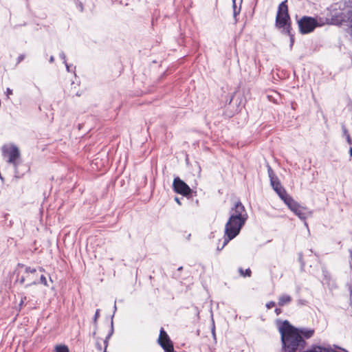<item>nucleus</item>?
<instances>
[{
  "label": "nucleus",
  "mask_w": 352,
  "mask_h": 352,
  "mask_svg": "<svg viewBox=\"0 0 352 352\" xmlns=\"http://www.w3.org/2000/svg\"><path fill=\"white\" fill-rule=\"evenodd\" d=\"M247 219L248 214L244 206L241 201L236 202L230 210V218L225 226L224 240L221 248L239 234Z\"/></svg>",
  "instance_id": "obj_1"
},
{
  "label": "nucleus",
  "mask_w": 352,
  "mask_h": 352,
  "mask_svg": "<svg viewBox=\"0 0 352 352\" xmlns=\"http://www.w3.org/2000/svg\"><path fill=\"white\" fill-rule=\"evenodd\" d=\"M283 344V352H296L303 349L307 342L300 337L296 331V327L292 326L287 320H285L279 327Z\"/></svg>",
  "instance_id": "obj_2"
},
{
  "label": "nucleus",
  "mask_w": 352,
  "mask_h": 352,
  "mask_svg": "<svg viewBox=\"0 0 352 352\" xmlns=\"http://www.w3.org/2000/svg\"><path fill=\"white\" fill-rule=\"evenodd\" d=\"M288 25H291L290 16L288 13L287 0L281 2L278 8L276 16V26L285 30Z\"/></svg>",
  "instance_id": "obj_3"
},
{
  "label": "nucleus",
  "mask_w": 352,
  "mask_h": 352,
  "mask_svg": "<svg viewBox=\"0 0 352 352\" xmlns=\"http://www.w3.org/2000/svg\"><path fill=\"white\" fill-rule=\"evenodd\" d=\"M299 31L302 34H309L318 25L317 20L311 16H302L298 20Z\"/></svg>",
  "instance_id": "obj_4"
},
{
  "label": "nucleus",
  "mask_w": 352,
  "mask_h": 352,
  "mask_svg": "<svg viewBox=\"0 0 352 352\" xmlns=\"http://www.w3.org/2000/svg\"><path fill=\"white\" fill-rule=\"evenodd\" d=\"M2 154L8 157L7 162L16 166V160L20 157L19 148L14 144H5L2 146Z\"/></svg>",
  "instance_id": "obj_5"
},
{
  "label": "nucleus",
  "mask_w": 352,
  "mask_h": 352,
  "mask_svg": "<svg viewBox=\"0 0 352 352\" xmlns=\"http://www.w3.org/2000/svg\"><path fill=\"white\" fill-rule=\"evenodd\" d=\"M173 188L175 192L186 197L188 196L192 192L190 188L179 177L174 179Z\"/></svg>",
  "instance_id": "obj_6"
},
{
  "label": "nucleus",
  "mask_w": 352,
  "mask_h": 352,
  "mask_svg": "<svg viewBox=\"0 0 352 352\" xmlns=\"http://www.w3.org/2000/svg\"><path fill=\"white\" fill-rule=\"evenodd\" d=\"M158 343L166 352H174L173 344L164 328L160 329Z\"/></svg>",
  "instance_id": "obj_7"
},
{
  "label": "nucleus",
  "mask_w": 352,
  "mask_h": 352,
  "mask_svg": "<svg viewBox=\"0 0 352 352\" xmlns=\"http://www.w3.org/2000/svg\"><path fill=\"white\" fill-rule=\"evenodd\" d=\"M17 267H18V268L25 267V273L27 274L26 279L30 282L29 284L25 285V287H28L32 285L37 284L36 276H35L36 270L35 268H32L30 267L25 266L22 263H19Z\"/></svg>",
  "instance_id": "obj_8"
},
{
  "label": "nucleus",
  "mask_w": 352,
  "mask_h": 352,
  "mask_svg": "<svg viewBox=\"0 0 352 352\" xmlns=\"http://www.w3.org/2000/svg\"><path fill=\"white\" fill-rule=\"evenodd\" d=\"M270 184L274 190L277 193L281 199H283L285 197L289 195L287 193L285 189L282 186L279 179L272 181Z\"/></svg>",
  "instance_id": "obj_9"
},
{
  "label": "nucleus",
  "mask_w": 352,
  "mask_h": 352,
  "mask_svg": "<svg viewBox=\"0 0 352 352\" xmlns=\"http://www.w3.org/2000/svg\"><path fill=\"white\" fill-rule=\"evenodd\" d=\"M296 331L298 332V334L300 335L301 338H303V339L305 340L306 339H309L312 338L314 336L315 330L314 329L311 328H307V327H296Z\"/></svg>",
  "instance_id": "obj_10"
},
{
  "label": "nucleus",
  "mask_w": 352,
  "mask_h": 352,
  "mask_svg": "<svg viewBox=\"0 0 352 352\" xmlns=\"http://www.w3.org/2000/svg\"><path fill=\"white\" fill-rule=\"evenodd\" d=\"M282 200L292 212H294V210H296V208L300 206V204L296 201L290 195H287Z\"/></svg>",
  "instance_id": "obj_11"
},
{
  "label": "nucleus",
  "mask_w": 352,
  "mask_h": 352,
  "mask_svg": "<svg viewBox=\"0 0 352 352\" xmlns=\"http://www.w3.org/2000/svg\"><path fill=\"white\" fill-rule=\"evenodd\" d=\"M292 300V297L287 294H283L278 298V304L279 306L283 307L289 304Z\"/></svg>",
  "instance_id": "obj_12"
},
{
  "label": "nucleus",
  "mask_w": 352,
  "mask_h": 352,
  "mask_svg": "<svg viewBox=\"0 0 352 352\" xmlns=\"http://www.w3.org/2000/svg\"><path fill=\"white\" fill-rule=\"evenodd\" d=\"M305 210V208L302 207L300 205L296 208V210L293 212L296 216H298L300 219L305 220L307 218V216L304 212Z\"/></svg>",
  "instance_id": "obj_13"
},
{
  "label": "nucleus",
  "mask_w": 352,
  "mask_h": 352,
  "mask_svg": "<svg viewBox=\"0 0 352 352\" xmlns=\"http://www.w3.org/2000/svg\"><path fill=\"white\" fill-rule=\"evenodd\" d=\"M283 34H287L290 38V46L292 47L294 43V35L292 33V26L288 25L285 30L282 31Z\"/></svg>",
  "instance_id": "obj_14"
},
{
  "label": "nucleus",
  "mask_w": 352,
  "mask_h": 352,
  "mask_svg": "<svg viewBox=\"0 0 352 352\" xmlns=\"http://www.w3.org/2000/svg\"><path fill=\"white\" fill-rule=\"evenodd\" d=\"M267 173H268L270 182H272V181H274L275 179H278V177L275 175V173H274V170H272V168H271V166L268 164L267 165Z\"/></svg>",
  "instance_id": "obj_15"
},
{
  "label": "nucleus",
  "mask_w": 352,
  "mask_h": 352,
  "mask_svg": "<svg viewBox=\"0 0 352 352\" xmlns=\"http://www.w3.org/2000/svg\"><path fill=\"white\" fill-rule=\"evenodd\" d=\"M113 320H111V330H110V332L109 333V334L107 336L104 341V343L105 344V347H104V352H107V344H108V340L111 338V336H112L113 334Z\"/></svg>",
  "instance_id": "obj_16"
},
{
  "label": "nucleus",
  "mask_w": 352,
  "mask_h": 352,
  "mask_svg": "<svg viewBox=\"0 0 352 352\" xmlns=\"http://www.w3.org/2000/svg\"><path fill=\"white\" fill-rule=\"evenodd\" d=\"M239 272L241 276H244V277H245V276L250 277V276H251V274H252V272L250 268L246 269L245 271L244 272L243 268L240 267L239 269Z\"/></svg>",
  "instance_id": "obj_17"
},
{
  "label": "nucleus",
  "mask_w": 352,
  "mask_h": 352,
  "mask_svg": "<svg viewBox=\"0 0 352 352\" xmlns=\"http://www.w3.org/2000/svg\"><path fill=\"white\" fill-rule=\"evenodd\" d=\"M56 352H69V349L65 345H58L56 346Z\"/></svg>",
  "instance_id": "obj_18"
},
{
  "label": "nucleus",
  "mask_w": 352,
  "mask_h": 352,
  "mask_svg": "<svg viewBox=\"0 0 352 352\" xmlns=\"http://www.w3.org/2000/svg\"><path fill=\"white\" fill-rule=\"evenodd\" d=\"M322 273L324 276V280H325L327 283H329L331 280V276L327 270H323Z\"/></svg>",
  "instance_id": "obj_19"
},
{
  "label": "nucleus",
  "mask_w": 352,
  "mask_h": 352,
  "mask_svg": "<svg viewBox=\"0 0 352 352\" xmlns=\"http://www.w3.org/2000/svg\"><path fill=\"white\" fill-rule=\"evenodd\" d=\"M240 11H241V7H239L237 9L233 10V16L234 18L235 23L237 22L236 16H237L238 14H239Z\"/></svg>",
  "instance_id": "obj_20"
},
{
  "label": "nucleus",
  "mask_w": 352,
  "mask_h": 352,
  "mask_svg": "<svg viewBox=\"0 0 352 352\" xmlns=\"http://www.w3.org/2000/svg\"><path fill=\"white\" fill-rule=\"evenodd\" d=\"M99 317H100V309H97L96 311V313H95V315L94 317V322L96 326L97 325V320Z\"/></svg>",
  "instance_id": "obj_21"
},
{
  "label": "nucleus",
  "mask_w": 352,
  "mask_h": 352,
  "mask_svg": "<svg viewBox=\"0 0 352 352\" xmlns=\"http://www.w3.org/2000/svg\"><path fill=\"white\" fill-rule=\"evenodd\" d=\"M19 272H17V279L16 280L19 281L21 284H23L25 283V280L26 279V276H22L21 278L19 277Z\"/></svg>",
  "instance_id": "obj_22"
},
{
  "label": "nucleus",
  "mask_w": 352,
  "mask_h": 352,
  "mask_svg": "<svg viewBox=\"0 0 352 352\" xmlns=\"http://www.w3.org/2000/svg\"><path fill=\"white\" fill-rule=\"evenodd\" d=\"M40 281H41V283L43 284L44 285H45V286L47 285V279L44 275L41 276Z\"/></svg>",
  "instance_id": "obj_23"
},
{
  "label": "nucleus",
  "mask_w": 352,
  "mask_h": 352,
  "mask_svg": "<svg viewBox=\"0 0 352 352\" xmlns=\"http://www.w3.org/2000/svg\"><path fill=\"white\" fill-rule=\"evenodd\" d=\"M275 306V302L274 301H270L266 304V307L267 309H271Z\"/></svg>",
  "instance_id": "obj_24"
},
{
  "label": "nucleus",
  "mask_w": 352,
  "mask_h": 352,
  "mask_svg": "<svg viewBox=\"0 0 352 352\" xmlns=\"http://www.w3.org/2000/svg\"><path fill=\"white\" fill-rule=\"evenodd\" d=\"M60 58L63 60V63L66 64V56L63 52H61L59 54Z\"/></svg>",
  "instance_id": "obj_25"
},
{
  "label": "nucleus",
  "mask_w": 352,
  "mask_h": 352,
  "mask_svg": "<svg viewBox=\"0 0 352 352\" xmlns=\"http://www.w3.org/2000/svg\"><path fill=\"white\" fill-rule=\"evenodd\" d=\"M342 132H343L344 136H345V138L347 137V135H349V133L348 130L346 129V126L344 125H342Z\"/></svg>",
  "instance_id": "obj_26"
},
{
  "label": "nucleus",
  "mask_w": 352,
  "mask_h": 352,
  "mask_svg": "<svg viewBox=\"0 0 352 352\" xmlns=\"http://www.w3.org/2000/svg\"><path fill=\"white\" fill-rule=\"evenodd\" d=\"M346 142H348L349 144H352V139H351L350 135H347V137H346Z\"/></svg>",
  "instance_id": "obj_27"
},
{
  "label": "nucleus",
  "mask_w": 352,
  "mask_h": 352,
  "mask_svg": "<svg viewBox=\"0 0 352 352\" xmlns=\"http://www.w3.org/2000/svg\"><path fill=\"white\" fill-rule=\"evenodd\" d=\"M232 8L233 10L234 9H237V6H236V0H232Z\"/></svg>",
  "instance_id": "obj_28"
},
{
  "label": "nucleus",
  "mask_w": 352,
  "mask_h": 352,
  "mask_svg": "<svg viewBox=\"0 0 352 352\" xmlns=\"http://www.w3.org/2000/svg\"><path fill=\"white\" fill-rule=\"evenodd\" d=\"M6 93L7 96H8L12 94V90L10 88H7Z\"/></svg>",
  "instance_id": "obj_29"
},
{
  "label": "nucleus",
  "mask_w": 352,
  "mask_h": 352,
  "mask_svg": "<svg viewBox=\"0 0 352 352\" xmlns=\"http://www.w3.org/2000/svg\"><path fill=\"white\" fill-rule=\"evenodd\" d=\"M25 300H26V296H23V297L21 298V302H20V303H19V306H20V307H21V306L23 305V303H24V302H25Z\"/></svg>",
  "instance_id": "obj_30"
},
{
  "label": "nucleus",
  "mask_w": 352,
  "mask_h": 352,
  "mask_svg": "<svg viewBox=\"0 0 352 352\" xmlns=\"http://www.w3.org/2000/svg\"><path fill=\"white\" fill-rule=\"evenodd\" d=\"M275 313L277 316H278L281 313V309L280 308H276Z\"/></svg>",
  "instance_id": "obj_31"
},
{
  "label": "nucleus",
  "mask_w": 352,
  "mask_h": 352,
  "mask_svg": "<svg viewBox=\"0 0 352 352\" xmlns=\"http://www.w3.org/2000/svg\"><path fill=\"white\" fill-rule=\"evenodd\" d=\"M25 58V56L21 54L20 55L19 57H18V62H21V60H23Z\"/></svg>",
  "instance_id": "obj_32"
},
{
  "label": "nucleus",
  "mask_w": 352,
  "mask_h": 352,
  "mask_svg": "<svg viewBox=\"0 0 352 352\" xmlns=\"http://www.w3.org/2000/svg\"><path fill=\"white\" fill-rule=\"evenodd\" d=\"M175 201L179 204L181 205L180 199L179 197H175Z\"/></svg>",
  "instance_id": "obj_33"
},
{
  "label": "nucleus",
  "mask_w": 352,
  "mask_h": 352,
  "mask_svg": "<svg viewBox=\"0 0 352 352\" xmlns=\"http://www.w3.org/2000/svg\"><path fill=\"white\" fill-rule=\"evenodd\" d=\"M65 67H66L67 71L68 72H70V69H69V67H70V66L67 64V62H66V64H65Z\"/></svg>",
  "instance_id": "obj_34"
},
{
  "label": "nucleus",
  "mask_w": 352,
  "mask_h": 352,
  "mask_svg": "<svg viewBox=\"0 0 352 352\" xmlns=\"http://www.w3.org/2000/svg\"><path fill=\"white\" fill-rule=\"evenodd\" d=\"M54 61V57L53 56H50V62L53 63Z\"/></svg>",
  "instance_id": "obj_35"
},
{
  "label": "nucleus",
  "mask_w": 352,
  "mask_h": 352,
  "mask_svg": "<svg viewBox=\"0 0 352 352\" xmlns=\"http://www.w3.org/2000/svg\"><path fill=\"white\" fill-rule=\"evenodd\" d=\"M349 154L352 157V146L350 148Z\"/></svg>",
  "instance_id": "obj_36"
},
{
  "label": "nucleus",
  "mask_w": 352,
  "mask_h": 352,
  "mask_svg": "<svg viewBox=\"0 0 352 352\" xmlns=\"http://www.w3.org/2000/svg\"><path fill=\"white\" fill-rule=\"evenodd\" d=\"M223 248H221V246H219L218 245L217 246V250L219 251V250H221Z\"/></svg>",
  "instance_id": "obj_37"
},
{
  "label": "nucleus",
  "mask_w": 352,
  "mask_h": 352,
  "mask_svg": "<svg viewBox=\"0 0 352 352\" xmlns=\"http://www.w3.org/2000/svg\"><path fill=\"white\" fill-rule=\"evenodd\" d=\"M243 0H239V3L241 4L242 3Z\"/></svg>",
  "instance_id": "obj_38"
},
{
  "label": "nucleus",
  "mask_w": 352,
  "mask_h": 352,
  "mask_svg": "<svg viewBox=\"0 0 352 352\" xmlns=\"http://www.w3.org/2000/svg\"><path fill=\"white\" fill-rule=\"evenodd\" d=\"M40 271L43 272V268H40Z\"/></svg>",
  "instance_id": "obj_39"
}]
</instances>
